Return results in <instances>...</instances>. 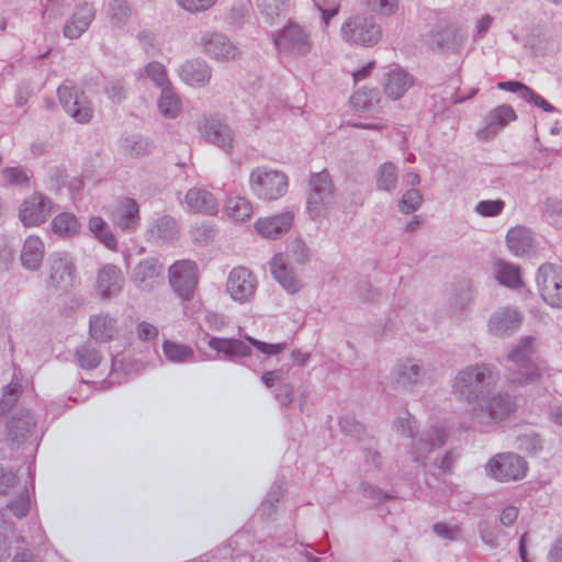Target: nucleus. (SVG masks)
I'll return each mask as SVG.
<instances>
[{"mask_svg":"<svg viewBox=\"0 0 562 562\" xmlns=\"http://www.w3.org/2000/svg\"><path fill=\"white\" fill-rule=\"evenodd\" d=\"M494 368L490 364H471L461 369L452 380V393L458 401L472 407L485 396V391L495 383Z\"/></svg>","mask_w":562,"mask_h":562,"instance_id":"obj_1","label":"nucleus"},{"mask_svg":"<svg viewBox=\"0 0 562 562\" xmlns=\"http://www.w3.org/2000/svg\"><path fill=\"white\" fill-rule=\"evenodd\" d=\"M515 411V403L507 393H496L467 411L463 427L486 431L494 423L507 418Z\"/></svg>","mask_w":562,"mask_h":562,"instance_id":"obj_2","label":"nucleus"},{"mask_svg":"<svg viewBox=\"0 0 562 562\" xmlns=\"http://www.w3.org/2000/svg\"><path fill=\"white\" fill-rule=\"evenodd\" d=\"M536 351V338L522 337L507 357V379L510 383L522 386L540 378V371L531 357Z\"/></svg>","mask_w":562,"mask_h":562,"instance_id":"obj_3","label":"nucleus"},{"mask_svg":"<svg viewBox=\"0 0 562 562\" xmlns=\"http://www.w3.org/2000/svg\"><path fill=\"white\" fill-rule=\"evenodd\" d=\"M382 27L373 15L353 13L340 26L341 40L360 47H373L382 38Z\"/></svg>","mask_w":562,"mask_h":562,"instance_id":"obj_4","label":"nucleus"},{"mask_svg":"<svg viewBox=\"0 0 562 562\" xmlns=\"http://www.w3.org/2000/svg\"><path fill=\"white\" fill-rule=\"evenodd\" d=\"M426 374L427 370L422 359L402 357L391 368L387 382L394 392L411 394L423 384Z\"/></svg>","mask_w":562,"mask_h":562,"instance_id":"obj_5","label":"nucleus"},{"mask_svg":"<svg viewBox=\"0 0 562 562\" xmlns=\"http://www.w3.org/2000/svg\"><path fill=\"white\" fill-rule=\"evenodd\" d=\"M306 210L311 218L325 216L335 201V187L329 172L324 169L313 172L308 180Z\"/></svg>","mask_w":562,"mask_h":562,"instance_id":"obj_6","label":"nucleus"},{"mask_svg":"<svg viewBox=\"0 0 562 562\" xmlns=\"http://www.w3.org/2000/svg\"><path fill=\"white\" fill-rule=\"evenodd\" d=\"M288 187V177L282 171L268 167H257L250 172V191L260 200H278L286 193Z\"/></svg>","mask_w":562,"mask_h":562,"instance_id":"obj_7","label":"nucleus"},{"mask_svg":"<svg viewBox=\"0 0 562 562\" xmlns=\"http://www.w3.org/2000/svg\"><path fill=\"white\" fill-rule=\"evenodd\" d=\"M273 43L280 54L291 58L305 57L314 47L311 33L296 23H290L276 33Z\"/></svg>","mask_w":562,"mask_h":562,"instance_id":"obj_8","label":"nucleus"},{"mask_svg":"<svg viewBox=\"0 0 562 562\" xmlns=\"http://www.w3.org/2000/svg\"><path fill=\"white\" fill-rule=\"evenodd\" d=\"M527 471V461L514 452L497 453L485 464L486 475L503 483L522 480Z\"/></svg>","mask_w":562,"mask_h":562,"instance_id":"obj_9","label":"nucleus"},{"mask_svg":"<svg viewBox=\"0 0 562 562\" xmlns=\"http://www.w3.org/2000/svg\"><path fill=\"white\" fill-rule=\"evenodd\" d=\"M168 278L173 292L183 301H190L199 283L196 263L192 260H178L169 267Z\"/></svg>","mask_w":562,"mask_h":562,"instance_id":"obj_10","label":"nucleus"},{"mask_svg":"<svg viewBox=\"0 0 562 562\" xmlns=\"http://www.w3.org/2000/svg\"><path fill=\"white\" fill-rule=\"evenodd\" d=\"M537 285L541 297L552 307L562 308V268L543 263L537 272Z\"/></svg>","mask_w":562,"mask_h":562,"instance_id":"obj_11","label":"nucleus"},{"mask_svg":"<svg viewBox=\"0 0 562 562\" xmlns=\"http://www.w3.org/2000/svg\"><path fill=\"white\" fill-rule=\"evenodd\" d=\"M58 99L65 111L78 123H87L92 117V108L82 91L70 81L64 82L57 90Z\"/></svg>","mask_w":562,"mask_h":562,"instance_id":"obj_12","label":"nucleus"},{"mask_svg":"<svg viewBox=\"0 0 562 562\" xmlns=\"http://www.w3.org/2000/svg\"><path fill=\"white\" fill-rule=\"evenodd\" d=\"M258 280L256 276L245 267H235L231 270L226 281V292L237 303L250 302L256 293Z\"/></svg>","mask_w":562,"mask_h":562,"instance_id":"obj_13","label":"nucleus"},{"mask_svg":"<svg viewBox=\"0 0 562 562\" xmlns=\"http://www.w3.org/2000/svg\"><path fill=\"white\" fill-rule=\"evenodd\" d=\"M47 285L58 291H67L74 285L75 266L66 252H54L47 259Z\"/></svg>","mask_w":562,"mask_h":562,"instance_id":"obj_14","label":"nucleus"},{"mask_svg":"<svg viewBox=\"0 0 562 562\" xmlns=\"http://www.w3.org/2000/svg\"><path fill=\"white\" fill-rule=\"evenodd\" d=\"M55 204L40 192L26 198L20 209L19 218L25 227H35L45 223L53 213Z\"/></svg>","mask_w":562,"mask_h":562,"instance_id":"obj_15","label":"nucleus"},{"mask_svg":"<svg viewBox=\"0 0 562 562\" xmlns=\"http://www.w3.org/2000/svg\"><path fill=\"white\" fill-rule=\"evenodd\" d=\"M199 132L210 144L215 145L227 154L234 149L235 134L231 126L221 117H205L199 124Z\"/></svg>","mask_w":562,"mask_h":562,"instance_id":"obj_16","label":"nucleus"},{"mask_svg":"<svg viewBox=\"0 0 562 562\" xmlns=\"http://www.w3.org/2000/svg\"><path fill=\"white\" fill-rule=\"evenodd\" d=\"M202 52L217 61H233L240 56L239 48L224 34L206 32L201 36Z\"/></svg>","mask_w":562,"mask_h":562,"instance_id":"obj_17","label":"nucleus"},{"mask_svg":"<svg viewBox=\"0 0 562 562\" xmlns=\"http://www.w3.org/2000/svg\"><path fill=\"white\" fill-rule=\"evenodd\" d=\"M467 38L468 33L463 27L448 25L431 30L427 35V43L431 49L457 52L464 46Z\"/></svg>","mask_w":562,"mask_h":562,"instance_id":"obj_18","label":"nucleus"},{"mask_svg":"<svg viewBox=\"0 0 562 562\" xmlns=\"http://www.w3.org/2000/svg\"><path fill=\"white\" fill-rule=\"evenodd\" d=\"M125 283V277L120 267L113 263H105L99 268L94 289L103 300H110L117 296Z\"/></svg>","mask_w":562,"mask_h":562,"instance_id":"obj_19","label":"nucleus"},{"mask_svg":"<svg viewBox=\"0 0 562 562\" xmlns=\"http://www.w3.org/2000/svg\"><path fill=\"white\" fill-rule=\"evenodd\" d=\"M516 120L517 114L513 106L508 104L498 105L486 114L484 126L476 132V137L480 140H488Z\"/></svg>","mask_w":562,"mask_h":562,"instance_id":"obj_20","label":"nucleus"},{"mask_svg":"<svg viewBox=\"0 0 562 562\" xmlns=\"http://www.w3.org/2000/svg\"><path fill=\"white\" fill-rule=\"evenodd\" d=\"M162 270L157 259H144L135 266L132 282L140 291H151L162 282Z\"/></svg>","mask_w":562,"mask_h":562,"instance_id":"obj_21","label":"nucleus"},{"mask_svg":"<svg viewBox=\"0 0 562 562\" xmlns=\"http://www.w3.org/2000/svg\"><path fill=\"white\" fill-rule=\"evenodd\" d=\"M269 266L273 279L289 294H295L302 289L303 283L301 279L296 276L293 268L289 265L285 255L276 254L271 258Z\"/></svg>","mask_w":562,"mask_h":562,"instance_id":"obj_22","label":"nucleus"},{"mask_svg":"<svg viewBox=\"0 0 562 562\" xmlns=\"http://www.w3.org/2000/svg\"><path fill=\"white\" fill-rule=\"evenodd\" d=\"M180 80L192 88L207 86L212 78V68L202 58H192L183 61L178 70Z\"/></svg>","mask_w":562,"mask_h":562,"instance_id":"obj_23","label":"nucleus"},{"mask_svg":"<svg viewBox=\"0 0 562 562\" xmlns=\"http://www.w3.org/2000/svg\"><path fill=\"white\" fill-rule=\"evenodd\" d=\"M521 322L522 315L516 307H501L491 315L488 330L494 336H508L519 328Z\"/></svg>","mask_w":562,"mask_h":562,"instance_id":"obj_24","label":"nucleus"},{"mask_svg":"<svg viewBox=\"0 0 562 562\" xmlns=\"http://www.w3.org/2000/svg\"><path fill=\"white\" fill-rule=\"evenodd\" d=\"M111 220L121 231L135 232L140 222L138 203L131 198L119 200L111 214Z\"/></svg>","mask_w":562,"mask_h":562,"instance_id":"obj_25","label":"nucleus"},{"mask_svg":"<svg viewBox=\"0 0 562 562\" xmlns=\"http://www.w3.org/2000/svg\"><path fill=\"white\" fill-rule=\"evenodd\" d=\"M94 16L95 10L91 3L83 2L78 4L64 25V36L69 40L79 38L89 29Z\"/></svg>","mask_w":562,"mask_h":562,"instance_id":"obj_26","label":"nucleus"},{"mask_svg":"<svg viewBox=\"0 0 562 562\" xmlns=\"http://www.w3.org/2000/svg\"><path fill=\"white\" fill-rule=\"evenodd\" d=\"M207 346L221 355L222 359L238 362L251 355V348L245 341L236 338L211 337Z\"/></svg>","mask_w":562,"mask_h":562,"instance_id":"obj_27","label":"nucleus"},{"mask_svg":"<svg viewBox=\"0 0 562 562\" xmlns=\"http://www.w3.org/2000/svg\"><path fill=\"white\" fill-rule=\"evenodd\" d=\"M413 85V76L400 66L389 69L382 79L384 93L394 101L400 100Z\"/></svg>","mask_w":562,"mask_h":562,"instance_id":"obj_28","label":"nucleus"},{"mask_svg":"<svg viewBox=\"0 0 562 562\" xmlns=\"http://www.w3.org/2000/svg\"><path fill=\"white\" fill-rule=\"evenodd\" d=\"M293 220L294 214L292 212H283L273 216L258 218L254 227L263 238L277 239L290 229Z\"/></svg>","mask_w":562,"mask_h":562,"instance_id":"obj_29","label":"nucleus"},{"mask_svg":"<svg viewBox=\"0 0 562 562\" xmlns=\"http://www.w3.org/2000/svg\"><path fill=\"white\" fill-rule=\"evenodd\" d=\"M120 335L116 318L109 313L92 314L89 317V336L99 342H110Z\"/></svg>","mask_w":562,"mask_h":562,"instance_id":"obj_30","label":"nucleus"},{"mask_svg":"<svg viewBox=\"0 0 562 562\" xmlns=\"http://www.w3.org/2000/svg\"><path fill=\"white\" fill-rule=\"evenodd\" d=\"M179 226L169 215H161L149 222L146 238L151 243H168L177 238Z\"/></svg>","mask_w":562,"mask_h":562,"instance_id":"obj_31","label":"nucleus"},{"mask_svg":"<svg viewBox=\"0 0 562 562\" xmlns=\"http://www.w3.org/2000/svg\"><path fill=\"white\" fill-rule=\"evenodd\" d=\"M45 256V245L37 235H30L23 243L20 260L23 268L36 271L42 266Z\"/></svg>","mask_w":562,"mask_h":562,"instance_id":"obj_32","label":"nucleus"},{"mask_svg":"<svg viewBox=\"0 0 562 562\" xmlns=\"http://www.w3.org/2000/svg\"><path fill=\"white\" fill-rule=\"evenodd\" d=\"M188 209L194 213L214 215L218 211V203L215 196L202 188L190 189L184 198Z\"/></svg>","mask_w":562,"mask_h":562,"instance_id":"obj_33","label":"nucleus"},{"mask_svg":"<svg viewBox=\"0 0 562 562\" xmlns=\"http://www.w3.org/2000/svg\"><path fill=\"white\" fill-rule=\"evenodd\" d=\"M448 434L443 427H434L427 436L413 442L412 454L417 462L423 461L434 449L440 448L446 442Z\"/></svg>","mask_w":562,"mask_h":562,"instance_id":"obj_34","label":"nucleus"},{"mask_svg":"<svg viewBox=\"0 0 562 562\" xmlns=\"http://www.w3.org/2000/svg\"><path fill=\"white\" fill-rule=\"evenodd\" d=\"M35 425L36 420L31 412H21L8 424V439L18 443L25 441L33 434Z\"/></svg>","mask_w":562,"mask_h":562,"instance_id":"obj_35","label":"nucleus"},{"mask_svg":"<svg viewBox=\"0 0 562 562\" xmlns=\"http://www.w3.org/2000/svg\"><path fill=\"white\" fill-rule=\"evenodd\" d=\"M506 244L513 255L522 256L535 247V238L529 228L516 226L507 232Z\"/></svg>","mask_w":562,"mask_h":562,"instance_id":"obj_36","label":"nucleus"},{"mask_svg":"<svg viewBox=\"0 0 562 562\" xmlns=\"http://www.w3.org/2000/svg\"><path fill=\"white\" fill-rule=\"evenodd\" d=\"M50 227L54 234L66 238L78 235L81 229L78 218L70 212H61L54 216Z\"/></svg>","mask_w":562,"mask_h":562,"instance_id":"obj_37","label":"nucleus"},{"mask_svg":"<svg viewBox=\"0 0 562 562\" xmlns=\"http://www.w3.org/2000/svg\"><path fill=\"white\" fill-rule=\"evenodd\" d=\"M495 279L503 285L508 288H518L521 285V277L519 267L506 261H496L494 263Z\"/></svg>","mask_w":562,"mask_h":562,"instance_id":"obj_38","label":"nucleus"},{"mask_svg":"<svg viewBox=\"0 0 562 562\" xmlns=\"http://www.w3.org/2000/svg\"><path fill=\"white\" fill-rule=\"evenodd\" d=\"M93 236L110 250H116L117 241L109 224L100 216H92L88 223Z\"/></svg>","mask_w":562,"mask_h":562,"instance_id":"obj_39","label":"nucleus"},{"mask_svg":"<svg viewBox=\"0 0 562 562\" xmlns=\"http://www.w3.org/2000/svg\"><path fill=\"white\" fill-rule=\"evenodd\" d=\"M158 108L167 119H176L181 112V100L171 86L161 89Z\"/></svg>","mask_w":562,"mask_h":562,"instance_id":"obj_40","label":"nucleus"},{"mask_svg":"<svg viewBox=\"0 0 562 562\" xmlns=\"http://www.w3.org/2000/svg\"><path fill=\"white\" fill-rule=\"evenodd\" d=\"M162 351L166 358L171 362L184 363L194 361L193 349L181 342L166 340L162 344Z\"/></svg>","mask_w":562,"mask_h":562,"instance_id":"obj_41","label":"nucleus"},{"mask_svg":"<svg viewBox=\"0 0 562 562\" xmlns=\"http://www.w3.org/2000/svg\"><path fill=\"white\" fill-rule=\"evenodd\" d=\"M375 181L379 190L392 192L398 182L397 167L389 161L382 164L376 170Z\"/></svg>","mask_w":562,"mask_h":562,"instance_id":"obj_42","label":"nucleus"},{"mask_svg":"<svg viewBox=\"0 0 562 562\" xmlns=\"http://www.w3.org/2000/svg\"><path fill=\"white\" fill-rule=\"evenodd\" d=\"M76 360L85 370L95 369L102 359L100 350L90 342L80 345L75 352Z\"/></svg>","mask_w":562,"mask_h":562,"instance_id":"obj_43","label":"nucleus"},{"mask_svg":"<svg viewBox=\"0 0 562 562\" xmlns=\"http://www.w3.org/2000/svg\"><path fill=\"white\" fill-rule=\"evenodd\" d=\"M225 212L235 221H245L254 213L251 203L241 196H232L226 200Z\"/></svg>","mask_w":562,"mask_h":562,"instance_id":"obj_44","label":"nucleus"},{"mask_svg":"<svg viewBox=\"0 0 562 562\" xmlns=\"http://www.w3.org/2000/svg\"><path fill=\"white\" fill-rule=\"evenodd\" d=\"M379 91L375 89H359L351 97V104L357 110H370L379 103Z\"/></svg>","mask_w":562,"mask_h":562,"instance_id":"obj_45","label":"nucleus"},{"mask_svg":"<svg viewBox=\"0 0 562 562\" xmlns=\"http://www.w3.org/2000/svg\"><path fill=\"white\" fill-rule=\"evenodd\" d=\"M260 12L273 21L283 15L289 8V0H257Z\"/></svg>","mask_w":562,"mask_h":562,"instance_id":"obj_46","label":"nucleus"},{"mask_svg":"<svg viewBox=\"0 0 562 562\" xmlns=\"http://www.w3.org/2000/svg\"><path fill=\"white\" fill-rule=\"evenodd\" d=\"M362 3L379 16H392L400 8V0H362Z\"/></svg>","mask_w":562,"mask_h":562,"instance_id":"obj_47","label":"nucleus"},{"mask_svg":"<svg viewBox=\"0 0 562 562\" xmlns=\"http://www.w3.org/2000/svg\"><path fill=\"white\" fill-rule=\"evenodd\" d=\"M7 507L15 517H25L31 507V498L27 488L24 486L16 497L8 502Z\"/></svg>","mask_w":562,"mask_h":562,"instance_id":"obj_48","label":"nucleus"},{"mask_svg":"<svg viewBox=\"0 0 562 562\" xmlns=\"http://www.w3.org/2000/svg\"><path fill=\"white\" fill-rule=\"evenodd\" d=\"M21 394V384L14 378L12 381L3 387L2 395L0 397V413L9 411L19 400Z\"/></svg>","mask_w":562,"mask_h":562,"instance_id":"obj_49","label":"nucleus"},{"mask_svg":"<svg viewBox=\"0 0 562 562\" xmlns=\"http://www.w3.org/2000/svg\"><path fill=\"white\" fill-rule=\"evenodd\" d=\"M423 203V195L422 193L412 188L404 192L402 195L400 202H398V210L404 214H409L415 211H417Z\"/></svg>","mask_w":562,"mask_h":562,"instance_id":"obj_50","label":"nucleus"},{"mask_svg":"<svg viewBox=\"0 0 562 562\" xmlns=\"http://www.w3.org/2000/svg\"><path fill=\"white\" fill-rule=\"evenodd\" d=\"M505 202L497 200H482L476 203L474 212L482 217H496L503 213Z\"/></svg>","mask_w":562,"mask_h":562,"instance_id":"obj_51","label":"nucleus"},{"mask_svg":"<svg viewBox=\"0 0 562 562\" xmlns=\"http://www.w3.org/2000/svg\"><path fill=\"white\" fill-rule=\"evenodd\" d=\"M288 249L295 263L304 266L310 261L311 250L303 239L294 238Z\"/></svg>","mask_w":562,"mask_h":562,"instance_id":"obj_52","label":"nucleus"},{"mask_svg":"<svg viewBox=\"0 0 562 562\" xmlns=\"http://www.w3.org/2000/svg\"><path fill=\"white\" fill-rule=\"evenodd\" d=\"M145 72L147 77L150 78L160 89L171 86L167 76V70L161 63H149L145 68Z\"/></svg>","mask_w":562,"mask_h":562,"instance_id":"obj_53","label":"nucleus"},{"mask_svg":"<svg viewBox=\"0 0 562 562\" xmlns=\"http://www.w3.org/2000/svg\"><path fill=\"white\" fill-rule=\"evenodd\" d=\"M271 101V98L266 93L260 99L256 100L251 103V113L255 120L257 121H263L269 117H271L274 113V103L269 104L268 102Z\"/></svg>","mask_w":562,"mask_h":562,"instance_id":"obj_54","label":"nucleus"},{"mask_svg":"<svg viewBox=\"0 0 562 562\" xmlns=\"http://www.w3.org/2000/svg\"><path fill=\"white\" fill-rule=\"evenodd\" d=\"M393 429L402 436L412 438L417 431L416 419L412 414L406 412L404 416L397 417L393 422Z\"/></svg>","mask_w":562,"mask_h":562,"instance_id":"obj_55","label":"nucleus"},{"mask_svg":"<svg viewBox=\"0 0 562 562\" xmlns=\"http://www.w3.org/2000/svg\"><path fill=\"white\" fill-rule=\"evenodd\" d=\"M177 5L190 14L209 11L217 0H175Z\"/></svg>","mask_w":562,"mask_h":562,"instance_id":"obj_56","label":"nucleus"},{"mask_svg":"<svg viewBox=\"0 0 562 562\" xmlns=\"http://www.w3.org/2000/svg\"><path fill=\"white\" fill-rule=\"evenodd\" d=\"M109 15L113 23L121 24L130 16V8L125 0H110Z\"/></svg>","mask_w":562,"mask_h":562,"instance_id":"obj_57","label":"nucleus"},{"mask_svg":"<svg viewBox=\"0 0 562 562\" xmlns=\"http://www.w3.org/2000/svg\"><path fill=\"white\" fill-rule=\"evenodd\" d=\"M245 339L267 357L279 355L288 347L286 342L268 344L250 336H245Z\"/></svg>","mask_w":562,"mask_h":562,"instance_id":"obj_58","label":"nucleus"},{"mask_svg":"<svg viewBox=\"0 0 562 562\" xmlns=\"http://www.w3.org/2000/svg\"><path fill=\"white\" fill-rule=\"evenodd\" d=\"M2 175L5 181L12 186H25L30 179L27 170L22 167L4 168Z\"/></svg>","mask_w":562,"mask_h":562,"instance_id":"obj_59","label":"nucleus"},{"mask_svg":"<svg viewBox=\"0 0 562 562\" xmlns=\"http://www.w3.org/2000/svg\"><path fill=\"white\" fill-rule=\"evenodd\" d=\"M522 100L537 108L542 109L544 112L552 113L555 111V108L552 104H550L547 100H544L540 94L536 93L529 87L525 91Z\"/></svg>","mask_w":562,"mask_h":562,"instance_id":"obj_60","label":"nucleus"},{"mask_svg":"<svg viewBox=\"0 0 562 562\" xmlns=\"http://www.w3.org/2000/svg\"><path fill=\"white\" fill-rule=\"evenodd\" d=\"M125 143V147L135 156L144 155L148 153L150 148V144L147 139L137 136L126 138Z\"/></svg>","mask_w":562,"mask_h":562,"instance_id":"obj_61","label":"nucleus"},{"mask_svg":"<svg viewBox=\"0 0 562 562\" xmlns=\"http://www.w3.org/2000/svg\"><path fill=\"white\" fill-rule=\"evenodd\" d=\"M479 532L482 541L488 547L497 548L499 546L498 537L487 521L479 524Z\"/></svg>","mask_w":562,"mask_h":562,"instance_id":"obj_62","label":"nucleus"},{"mask_svg":"<svg viewBox=\"0 0 562 562\" xmlns=\"http://www.w3.org/2000/svg\"><path fill=\"white\" fill-rule=\"evenodd\" d=\"M18 480L16 475L12 471H7L4 469L0 470V494L7 495L10 493L16 485Z\"/></svg>","mask_w":562,"mask_h":562,"instance_id":"obj_63","label":"nucleus"},{"mask_svg":"<svg viewBox=\"0 0 562 562\" xmlns=\"http://www.w3.org/2000/svg\"><path fill=\"white\" fill-rule=\"evenodd\" d=\"M342 432L349 436H359L363 431V426L353 417H345L339 422Z\"/></svg>","mask_w":562,"mask_h":562,"instance_id":"obj_64","label":"nucleus"}]
</instances>
